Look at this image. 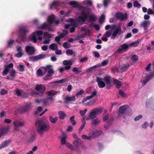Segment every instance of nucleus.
Returning a JSON list of instances; mask_svg holds the SVG:
<instances>
[{
    "mask_svg": "<svg viewBox=\"0 0 154 154\" xmlns=\"http://www.w3.org/2000/svg\"><path fill=\"white\" fill-rule=\"evenodd\" d=\"M69 5H73V7L76 8V10H79L80 11L81 15L79 16V19L82 22V24L84 23L85 20L94 22L96 20L97 17L94 15H89L91 10L90 9L80 6L79 3L75 1L71 2Z\"/></svg>",
    "mask_w": 154,
    "mask_h": 154,
    "instance_id": "f257e3e1",
    "label": "nucleus"
},
{
    "mask_svg": "<svg viewBox=\"0 0 154 154\" xmlns=\"http://www.w3.org/2000/svg\"><path fill=\"white\" fill-rule=\"evenodd\" d=\"M35 126L37 132L41 134L44 132L48 131L50 128L48 122L45 118L37 120Z\"/></svg>",
    "mask_w": 154,
    "mask_h": 154,
    "instance_id": "f03ea898",
    "label": "nucleus"
},
{
    "mask_svg": "<svg viewBox=\"0 0 154 154\" xmlns=\"http://www.w3.org/2000/svg\"><path fill=\"white\" fill-rule=\"evenodd\" d=\"M13 64L12 63H10L9 65H6L5 66V69L3 70L2 75H5L8 74V72H9L10 75L7 77V79L8 80H12L15 76L16 72L13 69Z\"/></svg>",
    "mask_w": 154,
    "mask_h": 154,
    "instance_id": "7ed1b4c3",
    "label": "nucleus"
},
{
    "mask_svg": "<svg viewBox=\"0 0 154 154\" xmlns=\"http://www.w3.org/2000/svg\"><path fill=\"white\" fill-rule=\"evenodd\" d=\"M55 16L54 15H51L49 16L47 20V21L41 25L38 28L41 29H48L49 31L51 30V27L52 24L54 22H56L57 24H58L57 22L54 21Z\"/></svg>",
    "mask_w": 154,
    "mask_h": 154,
    "instance_id": "20e7f679",
    "label": "nucleus"
},
{
    "mask_svg": "<svg viewBox=\"0 0 154 154\" xmlns=\"http://www.w3.org/2000/svg\"><path fill=\"white\" fill-rule=\"evenodd\" d=\"M109 28L113 31L112 36L111 37L112 39H114L117 34L120 35L122 33L121 27L120 26H117L115 25L110 26L109 25H107L105 27V29L106 30H108Z\"/></svg>",
    "mask_w": 154,
    "mask_h": 154,
    "instance_id": "39448f33",
    "label": "nucleus"
},
{
    "mask_svg": "<svg viewBox=\"0 0 154 154\" xmlns=\"http://www.w3.org/2000/svg\"><path fill=\"white\" fill-rule=\"evenodd\" d=\"M43 32L41 31L37 30L33 32L29 36L28 39L34 43H36L37 40L41 41L43 38L42 35Z\"/></svg>",
    "mask_w": 154,
    "mask_h": 154,
    "instance_id": "423d86ee",
    "label": "nucleus"
},
{
    "mask_svg": "<svg viewBox=\"0 0 154 154\" xmlns=\"http://www.w3.org/2000/svg\"><path fill=\"white\" fill-rule=\"evenodd\" d=\"M66 21L70 23V25L66 24L65 26L66 29H70V32L71 33L74 32L75 31V28L78 26V23H77V20L72 18H69L66 20Z\"/></svg>",
    "mask_w": 154,
    "mask_h": 154,
    "instance_id": "0eeeda50",
    "label": "nucleus"
},
{
    "mask_svg": "<svg viewBox=\"0 0 154 154\" xmlns=\"http://www.w3.org/2000/svg\"><path fill=\"white\" fill-rule=\"evenodd\" d=\"M47 94L48 96V99L45 100H36V103H42L45 105H46L48 104V99L50 100L51 101H53L54 98H53V96L55 95L57 93V91H55L54 90H50L47 91Z\"/></svg>",
    "mask_w": 154,
    "mask_h": 154,
    "instance_id": "6e6552de",
    "label": "nucleus"
},
{
    "mask_svg": "<svg viewBox=\"0 0 154 154\" xmlns=\"http://www.w3.org/2000/svg\"><path fill=\"white\" fill-rule=\"evenodd\" d=\"M80 33L81 34L77 36L76 38L77 39H79L85 37L86 36H89L90 35L88 28L85 26L82 27L81 28Z\"/></svg>",
    "mask_w": 154,
    "mask_h": 154,
    "instance_id": "1a4fd4ad",
    "label": "nucleus"
},
{
    "mask_svg": "<svg viewBox=\"0 0 154 154\" xmlns=\"http://www.w3.org/2000/svg\"><path fill=\"white\" fill-rule=\"evenodd\" d=\"M21 34L20 36L19 37L16 41L18 42H20V40L22 41L23 42H25L26 41L27 39L25 37V34L28 31L25 28H23L20 30Z\"/></svg>",
    "mask_w": 154,
    "mask_h": 154,
    "instance_id": "9d476101",
    "label": "nucleus"
},
{
    "mask_svg": "<svg viewBox=\"0 0 154 154\" xmlns=\"http://www.w3.org/2000/svg\"><path fill=\"white\" fill-rule=\"evenodd\" d=\"M73 143L75 146V149L77 152L79 153L80 151L79 149L80 147H82L83 149H84V148L85 147L84 145L82 142L79 139L73 141Z\"/></svg>",
    "mask_w": 154,
    "mask_h": 154,
    "instance_id": "9b49d317",
    "label": "nucleus"
},
{
    "mask_svg": "<svg viewBox=\"0 0 154 154\" xmlns=\"http://www.w3.org/2000/svg\"><path fill=\"white\" fill-rule=\"evenodd\" d=\"M127 106H122L120 107L119 109V112L120 113H123V116H124L125 114L124 113L125 112L126 115L128 116H131L132 114V111L131 110H128L126 111Z\"/></svg>",
    "mask_w": 154,
    "mask_h": 154,
    "instance_id": "f8f14e48",
    "label": "nucleus"
},
{
    "mask_svg": "<svg viewBox=\"0 0 154 154\" xmlns=\"http://www.w3.org/2000/svg\"><path fill=\"white\" fill-rule=\"evenodd\" d=\"M53 36V35L52 34H49L47 32H45L43 37V39H44V41L43 42V43L44 44H47L49 43L50 41V39Z\"/></svg>",
    "mask_w": 154,
    "mask_h": 154,
    "instance_id": "ddd939ff",
    "label": "nucleus"
},
{
    "mask_svg": "<svg viewBox=\"0 0 154 154\" xmlns=\"http://www.w3.org/2000/svg\"><path fill=\"white\" fill-rule=\"evenodd\" d=\"M102 109L100 108H97L92 110L89 114V117L92 119H94L95 117L97 115L100 113Z\"/></svg>",
    "mask_w": 154,
    "mask_h": 154,
    "instance_id": "4468645a",
    "label": "nucleus"
},
{
    "mask_svg": "<svg viewBox=\"0 0 154 154\" xmlns=\"http://www.w3.org/2000/svg\"><path fill=\"white\" fill-rule=\"evenodd\" d=\"M45 70L47 72V76L51 77L54 74V72L52 69L51 66H48L44 68Z\"/></svg>",
    "mask_w": 154,
    "mask_h": 154,
    "instance_id": "2eb2a0df",
    "label": "nucleus"
},
{
    "mask_svg": "<svg viewBox=\"0 0 154 154\" xmlns=\"http://www.w3.org/2000/svg\"><path fill=\"white\" fill-rule=\"evenodd\" d=\"M35 89L36 91L38 92V94L41 96L45 90V87L44 85H37L35 87Z\"/></svg>",
    "mask_w": 154,
    "mask_h": 154,
    "instance_id": "dca6fc26",
    "label": "nucleus"
},
{
    "mask_svg": "<svg viewBox=\"0 0 154 154\" xmlns=\"http://www.w3.org/2000/svg\"><path fill=\"white\" fill-rule=\"evenodd\" d=\"M102 132L100 131L95 130L91 131L89 133V135H90L91 138L96 137L98 136L101 134Z\"/></svg>",
    "mask_w": 154,
    "mask_h": 154,
    "instance_id": "f3484780",
    "label": "nucleus"
},
{
    "mask_svg": "<svg viewBox=\"0 0 154 154\" xmlns=\"http://www.w3.org/2000/svg\"><path fill=\"white\" fill-rule=\"evenodd\" d=\"M25 49L27 53L29 55L33 54L35 52L34 47L31 46H27L25 47Z\"/></svg>",
    "mask_w": 154,
    "mask_h": 154,
    "instance_id": "a211bd4d",
    "label": "nucleus"
},
{
    "mask_svg": "<svg viewBox=\"0 0 154 154\" xmlns=\"http://www.w3.org/2000/svg\"><path fill=\"white\" fill-rule=\"evenodd\" d=\"M73 60H64L63 62V64L65 66H67L65 67V69H69L71 67V66L72 64Z\"/></svg>",
    "mask_w": 154,
    "mask_h": 154,
    "instance_id": "6ab92c4d",
    "label": "nucleus"
},
{
    "mask_svg": "<svg viewBox=\"0 0 154 154\" xmlns=\"http://www.w3.org/2000/svg\"><path fill=\"white\" fill-rule=\"evenodd\" d=\"M14 125V130L17 131L18 130V128L23 126L24 123L23 122L19 121H15L13 123Z\"/></svg>",
    "mask_w": 154,
    "mask_h": 154,
    "instance_id": "aec40b11",
    "label": "nucleus"
},
{
    "mask_svg": "<svg viewBox=\"0 0 154 154\" xmlns=\"http://www.w3.org/2000/svg\"><path fill=\"white\" fill-rule=\"evenodd\" d=\"M103 79L102 78L97 77V78L96 81L97 82V85L100 88H104L105 86V83L103 81Z\"/></svg>",
    "mask_w": 154,
    "mask_h": 154,
    "instance_id": "412c9836",
    "label": "nucleus"
},
{
    "mask_svg": "<svg viewBox=\"0 0 154 154\" xmlns=\"http://www.w3.org/2000/svg\"><path fill=\"white\" fill-rule=\"evenodd\" d=\"M16 49L17 53L15 54V56L18 58L20 57L23 54L22 47L20 46H17L16 47Z\"/></svg>",
    "mask_w": 154,
    "mask_h": 154,
    "instance_id": "4be33fe9",
    "label": "nucleus"
},
{
    "mask_svg": "<svg viewBox=\"0 0 154 154\" xmlns=\"http://www.w3.org/2000/svg\"><path fill=\"white\" fill-rule=\"evenodd\" d=\"M115 17L116 18L119 19L121 20H126L127 18V17L126 14H121L120 13H117Z\"/></svg>",
    "mask_w": 154,
    "mask_h": 154,
    "instance_id": "5701e85b",
    "label": "nucleus"
},
{
    "mask_svg": "<svg viewBox=\"0 0 154 154\" xmlns=\"http://www.w3.org/2000/svg\"><path fill=\"white\" fill-rule=\"evenodd\" d=\"M9 132V128H4L0 129V138L4 136Z\"/></svg>",
    "mask_w": 154,
    "mask_h": 154,
    "instance_id": "b1692460",
    "label": "nucleus"
},
{
    "mask_svg": "<svg viewBox=\"0 0 154 154\" xmlns=\"http://www.w3.org/2000/svg\"><path fill=\"white\" fill-rule=\"evenodd\" d=\"M150 23V22L149 20L144 21L142 23L141 26L143 27L145 30H146L147 29Z\"/></svg>",
    "mask_w": 154,
    "mask_h": 154,
    "instance_id": "393cba45",
    "label": "nucleus"
},
{
    "mask_svg": "<svg viewBox=\"0 0 154 154\" xmlns=\"http://www.w3.org/2000/svg\"><path fill=\"white\" fill-rule=\"evenodd\" d=\"M60 6V3L59 1H54L50 5V8L52 9L56 8Z\"/></svg>",
    "mask_w": 154,
    "mask_h": 154,
    "instance_id": "a878e982",
    "label": "nucleus"
},
{
    "mask_svg": "<svg viewBox=\"0 0 154 154\" xmlns=\"http://www.w3.org/2000/svg\"><path fill=\"white\" fill-rule=\"evenodd\" d=\"M67 33V32L66 30H65L63 31V33H61L59 37H56L55 38V40L56 42H57L59 44H60V43L59 42V41L60 40V38H63L64 37Z\"/></svg>",
    "mask_w": 154,
    "mask_h": 154,
    "instance_id": "bb28decb",
    "label": "nucleus"
},
{
    "mask_svg": "<svg viewBox=\"0 0 154 154\" xmlns=\"http://www.w3.org/2000/svg\"><path fill=\"white\" fill-rule=\"evenodd\" d=\"M32 107V104L31 103L26 104L21 109V112H23L29 110Z\"/></svg>",
    "mask_w": 154,
    "mask_h": 154,
    "instance_id": "cd10ccee",
    "label": "nucleus"
},
{
    "mask_svg": "<svg viewBox=\"0 0 154 154\" xmlns=\"http://www.w3.org/2000/svg\"><path fill=\"white\" fill-rule=\"evenodd\" d=\"M153 77V75H146L144 77H143L142 79V81L143 83L144 84L146 83L149 80L152 78Z\"/></svg>",
    "mask_w": 154,
    "mask_h": 154,
    "instance_id": "c85d7f7f",
    "label": "nucleus"
},
{
    "mask_svg": "<svg viewBox=\"0 0 154 154\" xmlns=\"http://www.w3.org/2000/svg\"><path fill=\"white\" fill-rule=\"evenodd\" d=\"M103 80L106 85H109L111 84V79L110 76H106L104 77Z\"/></svg>",
    "mask_w": 154,
    "mask_h": 154,
    "instance_id": "c756f323",
    "label": "nucleus"
},
{
    "mask_svg": "<svg viewBox=\"0 0 154 154\" xmlns=\"http://www.w3.org/2000/svg\"><path fill=\"white\" fill-rule=\"evenodd\" d=\"M62 137L61 138V143L62 144H65L66 142V139L67 138V137L66 134L64 132L62 133Z\"/></svg>",
    "mask_w": 154,
    "mask_h": 154,
    "instance_id": "7c9ffc66",
    "label": "nucleus"
},
{
    "mask_svg": "<svg viewBox=\"0 0 154 154\" xmlns=\"http://www.w3.org/2000/svg\"><path fill=\"white\" fill-rule=\"evenodd\" d=\"M128 47V45L126 44H124L122 45L121 47L118 49L119 51H121L126 50Z\"/></svg>",
    "mask_w": 154,
    "mask_h": 154,
    "instance_id": "2f4dec72",
    "label": "nucleus"
},
{
    "mask_svg": "<svg viewBox=\"0 0 154 154\" xmlns=\"http://www.w3.org/2000/svg\"><path fill=\"white\" fill-rule=\"evenodd\" d=\"M81 4L83 5H92L91 0H84L82 2Z\"/></svg>",
    "mask_w": 154,
    "mask_h": 154,
    "instance_id": "473e14b6",
    "label": "nucleus"
},
{
    "mask_svg": "<svg viewBox=\"0 0 154 154\" xmlns=\"http://www.w3.org/2000/svg\"><path fill=\"white\" fill-rule=\"evenodd\" d=\"M10 142L9 141H5L0 145V149L8 146Z\"/></svg>",
    "mask_w": 154,
    "mask_h": 154,
    "instance_id": "72a5a7b5",
    "label": "nucleus"
},
{
    "mask_svg": "<svg viewBox=\"0 0 154 154\" xmlns=\"http://www.w3.org/2000/svg\"><path fill=\"white\" fill-rule=\"evenodd\" d=\"M49 48L52 50L55 51L57 49V46L55 44L53 43L50 45Z\"/></svg>",
    "mask_w": 154,
    "mask_h": 154,
    "instance_id": "f704fd0d",
    "label": "nucleus"
},
{
    "mask_svg": "<svg viewBox=\"0 0 154 154\" xmlns=\"http://www.w3.org/2000/svg\"><path fill=\"white\" fill-rule=\"evenodd\" d=\"M92 126H95L96 125L98 124L100 122V120L98 119H92Z\"/></svg>",
    "mask_w": 154,
    "mask_h": 154,
    "instance_id": "c9c22d12",
    "label": "nucleus"
},
{
    "mask_svg": "<svg viewBox=\"0 0 154 154\" xmlns=\"http://www.w3.org/2000/svg\"><path fill=\"white\" fill-rule=\"evenodd\" d=\"M49 119L51 122L52 123H55L57 120L58 118L57 117H55L54 118L52 116H50Z\"/></svg>",
    "mask_w": 154,
    "mask_h": 154,
    "instance_id": "e433bc0d",
    "label": "nucleus"
},
{
    "mask_svg": "<svg viewBox=\"0 0 154 154\" xmlns=\"http://www.w3.org/2000/svg\"><path fill=\"white\" fill-rule=\"evenodd\" d=\"M60 118L62 119H63L66 116V114L63 111H60L58 112Z\"/></svg>",
    "mask_w": 154,
    "mask_h": 154,
    "instance_id": "4c0bfd02",
    "label": "nucleus"
},
{
    "mask_svg": "<svg viewBox=\"0 0 154 154\" xmlns=\"http://www.w3.org/2000/svg\"><path fill=\"white\" fill-rule=\"evenodd\" d=\"M75 98L74 96L66 97V100L67 102L71 101L72 100H75Z\"/></svg>",
    "mask_w": 154,
    "mask_h": 154,
    "instance_id": "58836bf2",
    "label": "nucleus"
},
{
    "mask_svg": "<svg viewBox=\"0 0 154 154\" xmlns=\"http://www.w3.org/2000/svg\"><path fill=\"white\" fill-rule=\"evenodd\" d=\"M114 83L116 85L117 88L120 87L121 85V82L117 79H115L113 81Z\"/></svg>",
    "mask_w": 154,
    "mask_h": 154,
    "instance_id": "ea45409f",
    "label": "nucleus"
},
{
    "mask_svg": "<svg viewBox=\"0 0 154 154\" xmlns=\"http://www.w3.org/2000/svg\"><path fill=\"white\" fill-rule=\"evenodd\" d=\"M82 121L83 122V123L81 125V126L80 127V129H79V131L80 132H81L82 131V130L84 127V126L86 124V122L85 121V119L84 118H83L82 119Z\"/></svg>",
    "mask_w": 154,
    "mask_h": 154,
    "instance_id": "a19ab883",
    "label": "nucleus"
},
{
    "mask_svg": "<svg viewBox=\"0 0 154 154\" xmlns=\"http://www.w3.org/2000/svg\"><path fill=\"white\" fill-rule=\"evenodd\" d=\"M66 80H67L66 79H62L60 80L55 81L53 83H51V84L54 85L56 83H63L64 82H66Z\"/></svg>",
    "mask_w": 154,
    "mask_h": 154,
    "instance_id": "79ce46f5",
    "label": "nucleus"
},
{
    "mask_svg": "<svg viewBox=\"0 0 154 154\" xmlns=\"http://www.w3.org/2000/svg\"><path fill=\"white\" fill-rule=\"evenodd\" d=\"M65 144L67 147L69 148L71 150H74V148L73 146L71 144H70L69 143L67 142H66V143Z\"/></svg>",
    "mask_w": 154,
    "mask_h": 154,
    "instance_id": "37998d69",
    "label": "nucleus"
},
{
    "mask_svg": "<svg viewBox=\"0 0 154 154\" xmlns=\"http://www.w3.org/2000/svg\"><path fill=\"white\" fill-rule=\"evenodd\" d=\"M105 19V16L103 14H102L100 18L99 22L100 23H102L104 21Z\"/></svg>",
    "mask_w": 154,
    "mask_h": 154,
    "instance_id": "c03bdc74",
    "label": "nucleus"
},
{
    "mask_svg": "<svg viewBox=\"0 0 154 154\" xmlns=\"http://www.w3.org/2000/svg\"><path fill=\"white\" fill-rule=\"evenodd\" d=\"M70 122L72 125H75L76 122L74 120V116H71L70 118Z\"/></svg>",
    "mask_w": 154,
    "mask_h": 154,
    "instance_id": "a18cd8bd",
    "label": "nucleus"
},
{
    "mask_svg": "<svg viewBox=\"0 0 154 154\" xmlns=\"http://www.w3.org/2000/svg\"><path fill=\"white\" fill-rule=\"evenodd\" d=\"M19 70L21 72H22L24 70V66L22 65H19L17 67Z\"/></svg>",
    "mask_w": 154,
    "mask_h": 154,
    "instance_id": "49530a36",
    "label": "nucleus"
},
{
    "mask_svg": "<svg viewBox=\"0 0 154 154\" xmlns=\"http://www.w3.org/2000/svg\"><path fill=\"white\" fill-rule=\"evenodd\" d=\"M46 55L44 54H40L36 56V57L38 60L44 58L45 57Z\"/></svg>",
    "mask_w": 154,
    "mask_h": 154,
    "instance_id": "de8ad7c7",
    "label": "nucleus"
},
{
    "mask_svg": "<svg viewBox=\"0 0 154 154\" xmlns=\"http://www.w3.org/2000/svg\"><path fill=\"white\" fill-rule=\"evenodd\" d=\"M8 91H7L5 89H2L1 92L0 94L2 95H5L7 94Z\"/></svg>",
    "mask_w": 154,
    "mask_h": 154,
    "instance_id": "09e8293b",
    "label": "nucleus"
},
{
    "mask_svg": "<svg viewBox=\"0 0 154 154\" xmlns=\"http://www.w3.org/2000/svg\"><path fill=\"white\" fill-rule=\"evenodd\" d=\"M139 44V42L138 41H137L130 44L129 46H136L138 45Z\"/></svg>",
    "mask_w": 154,
    "mask_h": 154,
    "instance_id": "8fccbe9b",
    "label": "nucleus"
},
{
    "mask_svg": "<svg viewBox=\"0 0 154 154\" xmlns=\"http://www.w3.org/2000/svg\"><path fill=\"white\" fill-rule=\"evenodd\" d=\"M119 93L122 97L125 98L127 97V95L121 90H119Z\"/></svg>",
    "mask_w": 154,
    "mask_h": 154,
    "instance_id": "3c124183",
    "label": "nucleus"
},
{
    "mask_svg": "<svg viewBox=\"0 0 154 154\" xmlns=\"http://www.w3.org/2000/svg\"><path fill=\"white\" fill-rule=\"evenodd\" d=\"M97 94V92L96 91H93L91 94V95L88 96V98H89L90 99L93 97H95Z\"/></svg>",
    "mask_w": 154,
    "mask_h": 154,
    "instance_id": "603ef678",
    "label": "nucleus"
},
{
    "mask_svg": "<svg viewBox=\"0 0 154 154\" xmlns=\"http://www.w3.org/2000/svg\"><path fill=\"white\" fill-rule=\"evenodd\" d=\"M82 137L83 139H86V140H90L91 139V137L90 135L88 134V136H87L86 135H83L82 136Z\"/></svg>",
    "mask_w": 154,
    "mask_h": 154,
    "instance_id": "864d4df0",
    "label": "nucleus"
},
{
    "mask_svg": "<svg viewBox=\"0 0 154 154\" xmlns=\"http://www.w3.org/2000/svg\"><path fill=\"white\" fill-rule=\"evenodd\" d=\"M112 32L111 31H108L106 32L105 34V36L107 37H109L111 36V35H112Z\"/></svg>",
    "mask_w": 154,
    "mask_h": 154,
    "instance_id": "5fc2aeb1",
    "label": "nucleus"
},
{
    "mask_svg": "<svg viewBox=\"0 0 154 154\" xmlns=\"http://www.w3.org/2000/svg\"><path fill=\"white\" fill-rule=\"evenodd\" d=\"M87 111V109H85L84 110L80 111L79 112V113L82 116H83L85 114Z\"/></svg>",
    "mask_w": 154,
    "mask_h": 154,
    "instance_id": "6e6d98bb",
    "label": "nucleus"
},
{
    "mask_svg": "<svg viewBox=\"0 0 154 154\" xmlns=\"http://www.w3.org/2000/svg\"><path fill=\"white\" fill-rule=\"evenodd\" d=\"M42 108L41 106L38 107L37 110L35 112L36 114L38 115L39 112H40L42 110Z\"/></svg>",
    "mask_w": 154,
    "mask_h": 154,
    "instance_id": "4d7b16f0",
    "label": "nucleus"
},
{
    "mask_svg": "<svg viewBox=\"0 0 154 154\" xmlns=\"http://www.w3.org/2000/svg\"><path fill=\"white\" fill-rule=\"evenodd\" d=\"M37 75L38 76H41L42 75V72L41 70L40 69H38L37 72Z\"/></svg>",
    "mask_w": 154,
    "mask_h": 154,
    "instance_id": "13d9d810",
    "label": "nucleus"
},
{
    "mask_svg": "<svg viewBox=\"0 0 154 154\" xmlns=\"http://www.w3.org/2000/svg\"><path fill=\"white\" fill-rule=\"evenodd\" d=\"M153 11L152 9H148V11H147V13L148 14H154V1L153 2Z\"/></svg>",
    "mask_w": 154,
    "mask_h": 154,
    "instance_id": "bf43d9fd",
    "label": "nucleus"
},
{
    "mask_svg": "<svg viewBox=\"0 0 154 154\" xmlns=\"http://www.w3.org/2000/svg\"><path fill=\"white\" fill-rule=\"evenodd\" d=\"M110 1V0H104L103 5L105 7H106Z\"/></svg>",
    "mask_w": 154,
    "mask_h": 154,
    "instance_id": "052dcab7",
    "label": "nucleus"
},
{
    "mask_svg": "<svg viewBox=\"0 0 154 154\" xmlns=\"http://www.w3.org/2000/svg\"><path fill=\"white\" fill-rule=\"evenodd\" d=\"M15 91L17 94L19 96H20L23 92V91H21L17 89Z\"/></svg>",
    "mask_w": 154,
    "mask_h": 154,
    "instance_id": "680f3d73",
    "label": "nucleus"
},
{
    "mask_svg": "<svg viewBox=\"0 0 154 154\" xmlns=\"http://www.w3.org/2000/svg\"><path fill=\"white\" fill-rule=\"evenodd\" d=\"M142 117V116L141 115H140L136 116L134 118V120L135 121H138L140 119H141Z\"/></svg>",
    "mask_w": 154,
    "mask_h": 154,
    "instance_id": "e2e57ef3",
    "label": "nucleus"
},
{
    "mask_svg": "<svg viewBox=\"0 0 154 154\" xmlns=\"http://www.w3.org/2000/svg\"><path fill=\"white\" fill-rule=\"evenodd\" d=\"M131 59L134 61H136L138 59L137 56L135 55L132 56L131 57Z\"/></svg>",
    "mask_w": 154,
    "mask_h": 154,
    "instance_id": "0e129e2a",
    "label": "nucleus"
},
{
    "mask_svg": "<svg viewBox=\"0 0 154 154\" xmlns=\"http://www.w3.org/2000/svg\"><path fill=\"white\" fill-rule=\"evenodd\" d=\"M63 46L66 48H67L70 47L69 44L67 42H66L63 43Z\"/></svg>",
    "mask_w": 154,
    "mask_h": 154,
    "instance_id": "69168bd1",
    "label": "nucleus"
},
{
    "mask_svg": "<svg viewBox=\"0 0 154 154\" xmlns=\"http://www.w3.org/2000/svg\"><path fill=\"white\" fill-rule=\"evenodd\" d=\"M67 54L72 55L73 53L72 51L70 49H67L66 51Z\"/></svg>",
    "mask_w": 154,
    "mask_h": 154,
    "instance_id": "338daca9",
    "label": "nucleus"
},
{
    "mask_svg": "<svg viewBox=\"0 0 154 154\" xmlns=\"http://www.w3.org/2000/svg\"><path fill=\"white\" fill-rule=\"evenodd\" d=\"M84 91L83 90H81L79 91L77 93L76 96H78L84 93Z\"/></svg>",
    "mask_w": 154,
    "mask_h": 154,
    "instance_id": "774afa93",
    "label": "nucleus"
}]
</instances>
